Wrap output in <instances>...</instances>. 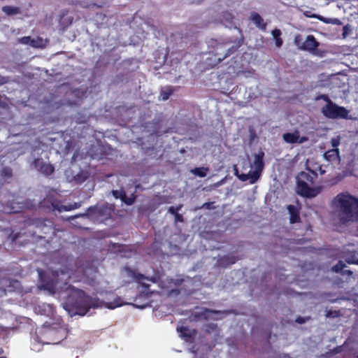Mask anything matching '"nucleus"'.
I'll use <instances>...</instances> for the list:
<instances>
[{
  "label": "nucleus",
  "mask_w": 358,
  "mask_h": 358,
  "mask_svg": "<svg viewBox=\"0 0 358 358\" xmlns=\"http://www.w3.org/2000/svg\"><path fill=\"white\" fill-rule=\"evenodd\" d=\"M71 272L67 270H61L52 272V276L55 278L51 282L44 284V289H48L52 294L58 293L59 298L63 301L62 306L70 315H85L90 309L101 308L103 306L114 309L124 304L120 297H115L112 302H102L96 297H90L85 293L64 283L61 287L59 280H63L71 278Z\"/></svg>",
  "instance_id": "1"
},
{
  "label": "nucleus",
  "mask_w": 358,
  "mask_h": 358,
  "mask_svg": "<svg viewBox=\"0 0 358 358\" xmlns=\"http://www.w3.org/2000/svg\"><path fill=\"white\" fill-rule=\"evenodd\" d=\"M334 215L342 224L358 222V198L348 192L338 194L332 201Z\"/></svg>",
  "instance_id": "2"
},
{
  "label": "nucleus",
  "mask_w": 358,
  "mask_h": 358,
  "mask_svg": "<svg viewBox=\"0 0 358 358\" xmlns=\"http://www.w3.org/2000/svg\"><path fill=\"white\" fill-rule=\"evenodd\" d=\"M315 172H301L297 177V192L306 197H314L320 193L322 187L316 182Z\"/></svg>",
  "instance_id": "3"
},
{
  "label": "nucleus",
  "mask_w": 358,
  "mask_h": 358,
  "mask_svg": "<svg viewBox=\"0 0 358 358\" xmlns=\"http://www.w3.org/2000/svg\"><path fill=\"white\" fill-rule=\"evenodd\" d=\"M264 153L260 150L254 155V160L250 166V170L247 173H239L238 169L235 167L236 176L242 181L250 180V183H255L259 178L264 169L263 157Z\"/></svg>",
  "instance_id": "4"
},
{
  "label": "nucleus",
  "mask_w": 358,
  "mask_h": 358,
  "mask_svg": "<svg viewBox=\"0 0 358 358\" xmlns=\"http://www.w3.org/2000/svg\"><path fill=\"white\" fill-rule=\"evenodd\" d=\"M38 334L34 338V341L43 344H57L64 336L65 331L62 328L56 331L53 328L43 327L39 330Z\"/></svg>",
  "instance_id": "5"
},
{
  "label": "nucleus",
  "mask_w": 358,
  "mask_h": 358,
  "mask_svg": "<svg viewBox=\"0 0 358 358\" xmlns=\"http://www.w3.org/2000/svg\"><path fill=\"white\" fill-rule=\"evenodd\" d=\"M327 105L322 108V114L331 119H348L349 110L343 106L333 103L328 96H325Z\"/></svg>",
  "instance_id": "6"
},
{
  "label": "nucleus",
  "mask_w": 358,
  "mask_h": 358,
  "mask_svg": "<svg viewBox=\"0 0 358 358\" xmlns=\"http://www.w3.org/2000/svg\"><path fill=\"white\" fill-rule=\"evenodd\" d=\"M283 139L287 143L301 144L308 141L306 136H301L298 131L283 134Z\"/></svg>",
  "instance_id": "7"
},
{
  "label": "nucleus",
  "mask_w": 358,
  "mask_h": 358,
  "mask_svg": "<svg viewBox=\"0 0 358 358\" xmlns=\"http://www.w3.org/2000/svg\"><path fill=\"white\" fill-rule=\"evenodd\" d=\"M324 159L335 166L340 163L339 151L338 148H332L324 154Z\"/></svg>",
  "instance_id": "8"
},
{
  "label": "nucleus",
  "mask_w": 358,
  "mask_h": 358,
  "mask_svg": "<svg viewBox=\"0 0 358 358\" xmlns=\"http://www.w3.org/2000/svg\"><path fill=\"white\" fill-rule=\"evenodd\" d=\"M148 295V291L145 290L142 292V293L135 299L133 306L141 309L145 308L149 304Z\"/></svg>",
  "instance_id": "9"
},
{
  "label": "nucleus",
  "mask_w": 358,
  "mask_h": 358,
  "mask_svg": "<svg viewBox=\"0 0 358 358\" xmlns=\"http://www.w3.org/2000/svg\"><path fill=\"white\" fill-rule=\"evenodd\" d=\"M168 280L167 285L164 284L162 286V288L167 289L168 292H169V293L173 292L176 290L175 287H177L180 282H184L185 283V286H187V285L190 284V282H192V280H189V279L188 280L176 279L174 280L171 279V280Z\"/></svg>",
  "instance_id": "10"
},
{
  "label": "nucleus",
  "mask_w": 358,
  "mask_h": 358,
  "mask_svg": "<svg viewBox=\"0 0 358 358\" xmlns=\"http://www.w3.org/2000/svg\"><path fill=\"white\" fill-rule=\"evenodd\" d=\"M319 46V43L312 35H308L303 42L301 48L308 51H313Z\"/></svg>",
  "instance_id": "11"
},
{
  "label": "nucleus",
  "mask_w": 358,
  "mask_h": 358,
  "mask_svg": "<svg viewBox=\"0 0 358 358\" xmlns=\"http://www.w3.org/2000/svg\"><path fill=\"white\" fill-rule=\"evenodd\" d=\"M287 210L289 215V222L292 224L299 222L300 221L299 209L297 206L289 205Z\"/></svg>",
  "instance_id": "12"
},
{
  "label": "nucleus",
  "mask_w": 358,
  "mask_h": 358,
  "mask_svg": "<svg viewBox=\"0 0 358 358\" xmlns=\"http://www.w3.org/2000/svg\"><path fill=\"white\" fill-rule=\"evenodd\" d=\"M112 193L116 199H120L127 205H131L135 201V196L134 195L127 197L125 193L122 190H113Z\"/></svg>",
  "instance_id": "13"
},
{
  "label": "nucleus",
  "mask_w": 358,
  "mask_h": 358,
  "mask_svg": "<svg viewBox=\"0 0 358 358\" xmlns=\"http://www.w3.org/2000/svg\"><path fill=\"white\" fill-rule=\"evenodd\" d=\"M36 167L42 173L45 175H50L53 172V167L48 163L36 160L35 162Z\"/></svg>",
  "instance_id": "14"
},
{
  "label": "nucleus",
  "mask_w": 358,
  "mask_h": 358,
  "mask_svg": "<svg viewBox=\"0 0 358 358\" xmlns=\"http://www.w3.org/2000/svg\"><path fill=\"white\" fill-rule=\"evenodd\" d=\"M250 18L254 24L262 29H266V24L264 22L263 18L257 13H252Z\"/></svg>",
  "instance_id": "15"
},
{
  "label": "nucleus",
  "mask_w": 358,
  "mask_h": 358,
  "mask_svg": "<svg viewBox=\"0 0 358 358\" xmlns=\"http://www.w3.org/2000/svg\"><path fill=\"white\" fill-rule=\"evenodd\" d=\"M76 3L80 5L82 7L87 8L90 6L101 7L103 4L98 0H76Z\"/></svg>",
  "instance_id": "16"
},
{
  "label": "nucleus",
  "mask_w": 358,
  "mask_h": 358,
  "mask_svg": "<svg viewBox=\"0 0 358 358\" xmlns=\"http://www.w3.org/2000/svg\"><path fill=\"white\" fill-rule=\"evenodd\" d=\"M2 11L8 16L15 15L21 13V10L19 7L13 6H4L1 8Z\"/></svg>",
  "instance_id": "17"
},
{
  "label": "nucleus",
  "mask_w": 358,
  "mask_h": 358,
  "mask_svg": "<svg viewBox=\"0 0 358 358\" xmlns=\"http://www.w3.org/2000/svg\"><path fill=\"white\" fill-rule=\"evenodd\" d=\"M343 257L348 264H358V257L355 253H352L351 251H349V252L345 251Z\"/></svg>",
  "instance_id": "18"
},
{
  "label": "nucleus",
  "mask_w": 358,
  "mask_h": 358,
  "mask_svg": "<svg viewBox=\"0 0 358 358\" xmlns=\"http://www.w3.org/2000/svg\"><path fill=\"white\" fill-rule=\"evenodd\" d=\"M345 267H346L345 264L342 261H339V262L332 268V270L337 273L341 272L342 274L347 273L351 275L352 272L350 270H343Z\"/></svg>",
  "instance_id": "19"
},
{
  "label": "nucleus",
  "mask_w": 358,
  "mask_h": 358,
  "mask_svg": "<svg viewBox=\"0 0 358 358\" xmlns=\"http://www.w3.org/2000/svg\"><path fill=\"white\" fill-rule=\"evenodd\" d=\"M47 41L43 40L41 38L37 37L35 38H31V46L34 48H43L46 45Z\"/></svg>",
  "instance_id": "20"
},
{
  "label": "nucleus",
  "mask_w": 358,
  "mask_h": 358,
  "mask_svg": "<svg viewBox=\"0 0 358 358\" xmlns=\"http://www.w3.org/2000/svg\"><path fill=\"white\" fill-rule=\"evenodd\" d=\"M208 169L204 167L196 168L192 170V173L199 177H205L207 174Z\"/></svg>",
  "instance_id": "21"
},
{
  "label": "nucleus",
  "mask_w": 358,
  "mask_h": 358,
  "mask_svg": "<svg viewBox=\"0 0 358 358\" xmlns=\"http://www.w3.org/2000/svg\"><path fill=\"white\" fill-rule=\"evenodd\" d=\"M320 20L326 24H339L340 20L337 18H325L321 15Z\"/></svg>",
  "instance_id": "22"
},
{
  "label": "nucleus",
  "mask_w": 358,
  "mask_h": 358,
  "mask_svg": "<svg viewBox=\"0 0 358 358\" xmlns=\"http://www.w3.org/2000/svg\"><path fill=\"white\" fill-rule=\"evenodd\" d=\"M177 331L180 333V336L182 338L189 337L187 331H189L186 327H177Z\"/></svg>",
  "instance_id": "23"
},
{
  "label": "nucleus",
  "mask_w": 358,
  "mask_h": 358,
  "mask_svg": "<svg viewBox=\"0 0 358 358\" xmlns=\"http://www.w3.org/2000/svg\"><path fill=\"white\" fill-rule=\"evenodd\" d=\"M80 206V203H74L73 205L72 204H69V205H67V206H62V208L65 211H69V210H73V209H77Z\"/></svg>",
  "instance_id": "24"
},
{
  "label": "nucleus",
  "mask_w": 358,
  "mask_h": 358,
  "mask_svg": "<svg viewBox=\"0 0 358 358\" xmlns=\"http://www.w3.org/2000/svg\"><path fill=\"white\" fill-rule=\"evenodd\" d=\"M19 209H20V208L15 207L11 203L10 206H6V207L4 208V211L6 213H17V212H18L20 210Z\"/></svg>",
  "instance_id": "25"
},
{
  "label": "nucleus",
  "mask_w": 358,
  "mask_h": 358,
  "mask_svg": "<svg viewBox=\"0 0 358 358\" xmlns=\"http://www.w3.org/2000/svg\"><path fill=\"white\" fill-rule=\"evenodd\" d=\"M179 209L178 208H175L174 207H171L169 210V211L172 213V214H175L176 215V221H182V216L180 215H178L177 213L178 210Z\"/></svg>",
  "instance_id": "26"
},
{
  "label": "nucleus",
  "mask_w": 358,
  "mask_h": 358,
  "mask_svg": "<svg viewBox=\"0 0 358 358\" xmlns=\"http://www.w3.org/2000/svg\"><path fill=\"white\" fill-rule=\"evenodd\" d=\"M340 140L341 138L339 136H336L331 139V145L332 148H338V146L340 144Z\"/></svg>",
  "instance_id": "27"
},
{
  "label": "nucleus",
  "mask_w": 358,
  "mask_h": 358,
  "mask_svg": "<svg viewBox=\"0 0 358 358\" xmlns=\"http://www.w3.org/2000/svg\"><path fill=\"white\" fill-rule=\"evenodd\" d=\"M171 90L166 89V90H162V92L161 93L162 99V100L168 99L169 96L171 95Z\"/></svg>",
  "instance_id": "28"
},
{
  "label": "nucleus",
  "mask_w": 358,
  "mask_h": 358,
  "mask_svg": "<svg viewBox=\"0 0 358 358\" xmlns=\"http://www.w3.org/2000/svg\"><path fill=\"white\" fill-rule=\"evenodd\" d=\"M304 15L310 17V18H316L320 20V17H321V15H317V14H311L310 11L306 10L303 13Z\"/></svg>",
  "instance_id": "29"
},
{
  "label": "nucleus",
  "mask_w": 358,
  "mask_h": 358,
  "mask_svg": "<svg viewBox=\"0 0 358 358\" xmlns=\"http://www.w3.org/2000/svg\"><path fill=\"white\" fill-rule=\"evenodd\" d=\"M31 38L29 36L22 37L20 39V41L22 44H30L31 45Z\"/></svg>",
  "instance_id": "30"
},
{
  "label": "nucleus",
  "mask_w": 358,
  "mask_h": 358,
  "mask_svg": "<svg viewBox=\"0 0 358 358\" xmlns=\"http://www.w3.org/2000/svg\"><path fill=\"white\" fill-rule=\"evenodd\" d=\"M271 34L273 38L275 39L280 38V36L281 35V31L278 29H275L274 30H273Z\"/></svg>",
  "instance_id": "31"
},
{
  "label": "nucleus",
  "mask_w": 358,
  "mask_h": 358,
  "mask_svg": "<svg viewBox=\"0 0 358 358\" xmlns=\"http://www.w3.org/2000/svg\"><path fill=\"white\" fill-rule=\"evenodd\" d=\"M234 51V49H231V48H229L227 50V52L221 58V57H219L218 58V61L219 62H221L222 60H223L224 58H226L227 57L229 56Z\"/></svg>",
  "instance_id": "32"
},
{
  "label": "nucleus",
  "mask_w": 358,
  "mask_h": 358,
  "mask_svg": "<svg viewBox=\"0 0 358 358\" xmlns=\"http://www.w3.org/2000/svg\"><path fill=\"white\" fill-rule=\"evenodd\" d=\"M2 173L5 175V176L6 177H10L11 175H12V171L10 169L8 168H5L3 169Z\"/></svg>",
  "instance_id": "33"
},
{
  "label": "nucleus",
  "mask_w": 358,
  "mask_h": 358,
  "mask_svg": "<svg viewBox=\"0 0 358 358\" xmlns=\"http://www.w3.org/2000/svg\"><path fill=\"white\" fill-rule=\"evenodd\" d=\"M31 349L34 351H40L41 348L38 346L37 343H31Z\"/></svg>",
  "instance_id": "34"
},
{
  "label": "nucleus",
  "mask_w": 358,
  "mask_h": 358,
  "mask_svg": "<svg viewBox=\"0 0 358 358\" xmlns=\"http://www.w3.org/2000/svg\"><path fill=\"white\" fill-rule=\"evenodd\" d=\"M211 314H213V315H219V314H220V313H218V312H215V311L206 310V314H205V315H206V317H210V315Z\"/></svg>",
  "instance_id": "35"
},
{
  "label": "nucleus",
  "mask_w": 358,
  "mask_h": 358,
  "mask_svg": "<svg viewBox=\"0 0 358 358\" xmlns=\"http://www.w3.org/2000/svg\"><path fill=\"white\" fill-rule=\"evenodd\" d=\"M277 47H280L282 44V40L280 38L274 39Z\"/></svg>",
  "instance_id": "36"
},
{
  "label": "nucleus",
  "mask_w": 358,
  "mask_h": 358,
  "mask_svg": "<svg viewBox=\"0 0 358 358\" xmlns=\"http://www.w3.org/2000/svg\"><path fill=\"white\" fill-rule=\"evenodd\" d=\"M148 280V281H152L150 279H146V278H141L140 279L141 280V282L143 284V285L145 287V288H148V285L144 282V280Z\"/></svg>",
  "instance_id": "37"
},
{
  "label": "nucleus",
  "mask_w": 358,
  "mask_h": 358,
  "mask_svg": "<svg viewBox=\"0 0 358 358\" xmlns=\"http://www.w3.org/2000/svg\"><path fill=\"white\" fill-rule=\"evenodd\" d=\"M232 15L231 13H226L225 14V19L227 21H230L232 19Z\"/></svg>",
  "instance_id": "38"
},
{
  "label": "nucleus",
  "mask_w": 358,
  "mask_h": 358,
  "mask_svg": "<svg viewBox=\"0 0 358 358\" xmlns=\"http://www.w3.org/2000/svg\"><path fill=\"white\" fill-rule=\"evenodd\" d=\"M6 81H7V79L6 78L0 76V85H2L3 83H6Z\"/></svg>",
  "instance_id": "39"
},
{
  "label": "nucleus",
  "mask_w": 358,
  "mask_h": 358,
  "mask_svg": "<svg viewBox=\"0 0 358 358\" xmlns=\"http://www.w3.org/2000/svg\"><path fill=\"white\" fill-rule=\"evenodd\" d=\"M296 322H298V323H303L305 322V320L302 317H298L296 320Z\"/></svg>",
  "instance_id": "40"
},
{
  "label": "nucleus",
  "mask_w": 358,
  "mask_h": 358,
  "mask_svg": "<svg viewBox=\"0 0 358 358\" xmlns=\"http://www.w3.org/2000/svg\"><path fill=\"white\" fill-rule=\"evenodd\" d=\"M320 174L322 175V174H324L326 172V171L324 169H322V167H320Z\"/></svg>",
  "instance_id": "41"
},
{
  "label": "nucleus",
  "mask_w": 358,
  "mask_h": 358,
  "mask_svg": "<svg viewBox=\"0 0 358 358\" xmlns=\"http://www.w3.org/2000/svg\"><path fill=\"white\" fill-rule=\"evenodd\" d=\"M38 275H39L40 278H42V273H41V271H38Z\"/></svg>",
  "instance_id": "42"
},
{
  "label": "nucleus",
  "mask_w": 358,
  "mask_h": 358,
  "mask_svg": "<svg viewBox=\"0 0 358 358\" xmlns=\"http://www.w3.org/2000/svg\"><path fill=\"white\" fill-rule=\"evenodd\" d=\"M325 96H327L326 95H322V96H321V98L327 101V100L325 99Z\"/></svg>",
  "instance_id": "43"
},
{
  "label": "nucleus",
  "mask_w": 358,
  "mask_h": 358,
  "mask_svg": "<svg viewBox=\"0 0 358 358\" xmlns=\"http://www.w3.org/2000/svg\"><path fill=\"white\" fill-rule=\"evenodd\" d=\"M208 206H209V204H208V203H204L203 206V207H206V208H208Z\"/></svg>",
  "instance_id": "44"
},
{
  "label": "nucleus",
  "mask_w": 358,
  "mask_h": 358,
  "mask_svg": "<svg viewBox=\"0 0 358 358\" xmlns=\"http://www.w3.org/2000/svg\"><path fill=\"white\" fill-rule=\"evenodd\" d=\"M102 17V14H97V17Z\"/></svg>",
  "instance_id": "45"
},
{
  "label": "nucleus",
  "mask_w": 358,
  "mask_h": 358,
  "mask_svg": "<svg viewBox=\"0 0 358 358\" xmlns=\"http://www.w3.org/2000/svg\"><path fill=\"white\" fill-rule=\"evenodd\" d=\"M295 41H296V42H297V41H298V37H296Z\"/></svg>",
  "instance_id": "46"
},
{
  "label": "nucleus",
  "mask_w": 358,
  "mask_h": 358,
  "mask_svg": "<svg viewBox=\"0 0 358 358\" xmlns=\"http://www.w3.org/2000/svg\"><path fill=\"white\" fill-rule=\"evenodd\" d=\"M235 262V260H233L231 264H234Z\"/></svg>",
  "instance_id": "47"
},
{
  "label": "nucleus",
  "mask_w": 358,
  "mask_h": 358,
  "mask_svg": "<svg viewBox=\"0 0 358 358\" xmlns=\"http://www.w3.org/2000/svg\"><path fill=\"white\" fill-rule=\"evenodd\" d=\"M1 358H4V357H1Z\"/></svg>",
  "instance_id": "48"
}]
</instances>
